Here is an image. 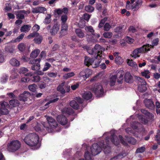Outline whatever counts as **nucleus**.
Wrapping results in <instances>:
<instances>
[{
	"mask_svg": "<svg viewBox=\"0 0 160 160\" xmlns=\"http://www.w3.org/2000/svg\"><path fill=\"white\" fill-rule=\"evenodd\" d=\"M110 140L112 143L115 145L117 146L119 144V140L118 137L114 134H112L110 138L107 137L105 141L102 140L98 143H93L91 148L92 154L95 156L99 154L103 149L105 154H108L111 152V147L110 146Z\"/></svg>",
	"mask_w": 160,
	"mask_h": 160,
	"instance_id": "f257e3e1",
	"label": "nucleus"
},
{
	"mask_svg": "<svg viewBox=\"0 0 160 160\" xmlns=\"http://www.w3.org/2000/svg\"><path fill=\"white\" fill-rule=\"evenodd\" d=\"M39 139V137L37 134L32 133L27 135L25 137L24 141L27 145L35 150L38 149L40 147Z\"/></svg>",
	"mask_w": 160,
	"mask_h": 160,
	"instance_id": "f03ea898",
	"label": "nucleus"
},
{
	"mask_svg": "<svg viewBox=\"0 0 160 160\" xmlns=\"http://www.w3.org/2000/svg\"><path fill=\"white\" fill-rule=\"evenodd\" d=\"M104 50V48L98 44H96L92 49L91 54L94 55L95 58L94 60L96 62H97V63H95L96 67H98L100 64L101 62V58L102 57V52Z\"/></svg>",
	"mask_w": 160,
	"mask_h": 160,
	"instance_id": "7ed1b4c3",
	"label": "nucleus"
},
{
	"mask_svg": "<svg viewBox=\"0 0 160 160\" xmlns=\"http://www.w3.org/2000/svg\"><path fill=\"white\" fill-rule=\"evenodd\" d=\"M21 146V143L18 140H12L8 143L7 149L9 152H14L20 148Z\"/></svg>",
	"mask_w": 160,
	"mask_h": 160,
	"instance_id": "20e7f679",
	"label": "nucleus"
},
{
	"mask_svg": "<svg viewBox=\"0 0 160 160\" xmlns=\"http://www.w3.org/2000/svg\"><path fill=\"white\" fill-rule=\"evenodd\" d=\"M92 90L97 97L100 98L103 96L104 89L101 85L96 84L92 88Z\"/></svg>",
	"mask_w": 160,
	"mask_h": 160,
	"instance_id": "39448f33",
	"label": "nucleus"
},
{
	"mask_svg": "<svg viewBox=\"0 0 160 160\" xmlns=\"http://www.w3.org/2000/svg\"><path fill=\"white\" fill-rule=\"evenodd\" d=\"M136 79L141 82V84L139 85L138 86L139 91L142 92H145L147 90L146 82L143 78L139 77H137Z\"/></svg>",
	"mask_w": 160,
	"mask_h": 160,
	"instance_id": "423d86ee",
	"label": "nucleus"
},
{
	"mask_svg": "<svg viewBox=\"0 0 160 160\" xmlns=\"http://www.w3.org/2000/svg\"><path fill=\"white\" fill-rule=\"evenodd\" d=\"M47 124V123L44 122L41 125L38 124L35 127V129L37 132H42L45 130L44 128L48 132H52V129L49 128Z\"/></svg>",
	"mask_w": 160,
	"mask_h": 160,
	"instance_id": "0eeeda50",
	"label": "nucleus"
},
{
	"mask_svg": "<svg viewBox=\"0 0 160 160\" xmlns=\"http://www.w3.org/2000/svg\"><path fill=\"white\" fill-rule=\"evenodd\" d=\"M57 90L62 94L66 92H68L70 90V86L67 84H65V82H62L57 87Z\"/></svg>",
	"mask_w": 160,
	"mask_h": 160,
	"instance_id": "6e6552de",
	"label": "nucleus"
},
{
	"mask_svg": "<svg viewBox=\"0 0 160 160\" xmlns=\"http://www.w3.org/2000/svg\"><path fill=\"white\" fill-rule=\"evenodd\" d=\"M47 120L48 121V124L49 125L48 127L50 129L52 130V132L53 129V128H56L58 126V123L53 118L51 117L48 116Z\"/></svg>",
	"mask_w": 160,
	"mask_h": 160,
	"instance_id": "1a4fd4ad",
	"label": "nucleus"
},
{
	"mask_svg": "<svg viewBox=\"0 0 160 160\" xmlns=\"http://www.w3.org/2000/svg\"><path fill=\"white\" fill-rule=\"evenodd\" d=\"M92 74V71L88 68H87L81 71L79 73V75L80 77H83L84 80H86L91 76Z\"/></svg>",
	"mask_w": 160,
	"mask_h": 160,
	"instance_id": "9d476101",
	"label": "nucleus"
},
{
	"mask_svg": "<svg viewBox=\"0 0 160 160\" xmlns=\"http://www.w3.org/2000/svg\"><path fill=\"white\" fill-rule=\"evenodd\" d=\"M85 29L86 32L91 33L92 35L87 34L86 37L87 38V41L88 42H92V35H95V34L94 33V30L91 26L86 27H85Z\"/></svg>",
	"mask_w": 160,
	"mask_h": 160,
	"instance_id": "9b49d317",
	"label": "nucleus"
},
{
	"mask_svg": "<svg viewBox=\"0 0 160 160\" xmlns=\"http://www.w3.org/2000/svg\"><path fill=\"white\" fill-rule=\"evenodd\" d=\"M124 74L123 70L119 71L115 75L116 78L117 79V82L119 84H122L123 80V75Z\"/></svg>",
	"mask_w": 160,
	"mask_h": 160,
	"instance_id": "f8f14e48",
	"label": "nucleus"
},
{
	"mask_svg": "<svg viewBox=\"0 0 160 160\" xmlns=\"http://www.w3.org/2000/svg\"><path fill=\"white\" fill-rule=\"evenodd\" d=\"M30 96V94L29 92L25 91L19 95L18 99L20 101L25 102L27 101L28 98Z\"/></svg>",
	"mask_w": 160,
	"mask_h": 160,
	"instance_id": "ddd939ff",
	"label": "nucleus"
},
{
	"mask_svg": "<svg viewBox=\"0 0 160 160\" xmlns=\"http://www.w3.org/2000/svg\"><path fill=\"white\" fill-rule=\"evenodd\" d=\"M144 103L145 106L148 109L153 110L154 109L155 106L152 101L150 99H146L144 100Z\"/></svg>",
	"mask_w": 160,
	"mask_h": 160,
	"instance_id": "4468645a",
	"label": "nucleus"
},
{
	"mask_svg": "<svg viewBox=\"0 0 160 160\" xmlns=\"http://www.w3.org/2000/svg\"><path fill=\"white\" fill-rule=\"evenodd\" d=\"M59 29V25L58 23H55L50 29V33L52 35H55L57 33Z\"/></svg>",
	"mask_w": 160,
	"mask_h": 160,
	"instance_id": "2eb2a0df",
	"label": "nucleus"
},
{
	"mask_svg": "<svg viewBox=\"0 0 160 160\" xmlns=\"http://www.w3.org/2000/svg\"><path fill=\"white\" fill-rule=\"evenodd\" d=\"M7 104V103L5 102L1 103V108H0V111L1 115H7L8 113V110L6 107V106Z\"/></svg>",
	"mask_w": 160,
	"mask_h": 160,
	"instance_id": "dca6fc26",
	"label": "nucleus"
},
{
	"mask_svg": "<svg viewBox=\"0 0 160 160\" xmlns=\"http://www.w3.org/2000/svg\"><path fill=\"white\" fill-rule=\"evenodd\" d=\"M149 44L143 45L142 47L137 48L139 51V53H144L150 51Z\"/></svg>",
	"mask_w": 160,
	"mask_h": 160,
	"instance_id": "f3484780",
	"label": "nucleus"
},
{
	"mask_svg": "<svg viewBox=\"0 0 160 160\" xmlns=\"http://www.w3.org/2000/svg\"><path fill=\"white\" fill-rule=\"evenodd\" d=\"M57 120L59 123L63 125H66L68 122L66 117L63 115L58 116Z\"/></svg>",
	"mask_w": 160,
	"mask_h": 160,
	"instance_id": "a211bd4d",
	"label": "nucleus"
},
{
	"mask_svg": "<svg viewBox=\"0 0 160 160\" xmlns=\"http://www.w3.org/2000/svg\"><path fill=\"white\" fill-rule=\"evenodd\" d=\"M124 80L127 83H132L133 82V78L129 72H126L125 73L124 75Z\"/></svg>",
	"mask_w": 160,
	"mask_h": 160,
	"instance_id": "6ab92c4d",
	"label": "nucleus"
},
{
	"mask_svg": "<svg viewBox=\"0 0 160 160\" xmlns=\"http://www.w3.org/2000/svg\"><path fill=\"white\" fill-rule=\"evenodd\" d=\"M59 100L58 98H54L50 100L49 101H48L43 106L42 108V110H45L47 108H48L49 106V105L53 102H57Z\"/></svg>",
	"mask_w": 160,
	"mask_h": 160,
	"instance_id": "aec40b11",
	"label": "nucleus"
},
{
	"mask_svg": "<svg viewBox=\"0 0 160 160\" xmlns=\"http://www.w3.org/2000/svg\"><path fill=\"white\" fill-rule=\"evenodd\" d=\"M63 113L69 115H72L74 114L73 110L70 108H64L62 110Z\"/></svg>",
	"mask_w": 160,
	"mask_h": 160,
	"instance_id": "412c9836",
	"label": "nucleus"
},
{
	"mask_svg": "<svg viewBox=\"0 0 160 160\" xmlns=\"http://www.w3.org/2000/svg\"><path fill=\"white\" fill-rule=\"evenodd\" d=\"M31 26L30 25L25 24L23 25L20 28L21 32H28L30 30Z\"/></svg>",
	"mask_w": 160,
	"mask_h": 160,
	"instance_id": "4be33fe9",
	"label": "nucleus"
},
{
	"mask_svg": "<svg viewBox=\"0 0 160 160\" xmlns=\"http://www.w3.org/2000/svg\"><path fill=\"white\" fill-rule=\"evenodd\" d=\"M94 62L92 58H91L86 56L85 57L84 64L87 66H89Z\"/></svg>",
	"mask_w": 160,
	"mask_h": 160,
	"instance_id": "5701e85b",
	"label": "nucleus"
},
{
	"mask_svg": "<svg viewBox=\"0 0 160 160\" xmlns=\"http://www.w3.org/2000/svg\"><path fill=\"white\" fill-rule=\"evenodd\" d=\"M9 62L10 64L13 66H18L20 64L19 61L14 58L11 59Z\"/></svg>",
	"mask_w": 160,
	"mask_h": 160,
	"instance_id": "b1692460",
	"label": "nucleus"
},
{
	"mask_svg": "<svg viewBox=\"0 0 160 160\" xmlns=\"http://www.w3.org/2000/svg\"><path fill=\"white\" fill-rule=\"evenodd\" d=\"M43 39L42 36L40 35L39 33V35H37L36 37L34 38L33 41L36 44H39L41 43Z\"/></svg>",
	"mask_w": 160,
	"mask_h": 160,
	"instance_id": "393cba45",
	"label": "nucleus"
},
{
	"mask_svg": "<svg viewBox=\"0 0 160 160\" xmlns=\"http://www.w3.org/2000/svg\"><path fill=\"white\" fill-rule=\"evenodd\" d=\"M92 97V94L90 91L85 92L82 95L83 98L87 100L91 99Z\"/></svg>",
	"mask_w": 160,
	"mask_h": 160,
	"instance_id": "a878e982",
	"label": "nucleus"
},
{
	"mask_svg": "<svg viewBox=\"0 0 160 160\" xmlns=\"http://www.w3.org/2000/svg\"><path fill=\"white\" fill-rule=\"evenodd\" d=\"M24 10H19L16 12L17 18L18 19H23L24 18V16L22 13L24 12Z\"/></svg>",
	"mask_w": 160,
	"mask_h": 160,
	"instance_id": "bb28decb",
	"label": "nucleus"
},
{
	"mask_svg": "<svg viewBox=\"0 0 160 160\" xmlns=\"http://www.w3.org/2000/svg\"><path fill=\"white\" fill-rule=\"evenodd\" d=\"M70 106L75 109H78L79 108V105L75 100L71 101L69 103Z\"/></svg>",
	"mask_w": 160,
	"mask_h": 160,
	"instance_id": "cd10ccee",
	"label": "nucleus"
},
{
	"mask_svg": "<svg viewBox=\"0 0 160 160\" xmlns=\"http://www.w3.org/2000/svg\"><path fill=\"white\" fill-rule=\"evenodd\" d=\"M142 1L138 0L133 4L132 8H139L142 5Z\"/></svg>",
	"mask_w": 160,
	"mask_h": 160,
	"instance_id": "c85d7f7f",
	"label": "nucleus"
},
{
	"mask_svg": "<svg viewBox=\"0 0 160 160\" xmlns=\"http://www.w3.org/2000/svg\"><path fill=\"white\" fill-rule=\"evenodd\" d=\"M9 103L13 107L18 106L19 105V101L17 100L12 99L10 100Z\"/></svg>",
	"mask_w": 160,
	"mask_h": 160,
	"instance_id": "c756f323",
	"label": "nucleus"
},
{
	"mask_svg": "<svg viewBox=\"0 0 160 160\" xmlns=\"http://www.w3.org/2000/svg\"><path fill=\"white\" fill-rule=\"evenodd\" d=\"M40 53L38 49L35 50L33 51L30 54V57L32 58H34L37 57Z\"/></svg>",
	"mask_w": 160,
	"mask_h": 160,
	"instance_id": "7c9ffc66",
	"label": "nucleus"
},
{
	"mask_svg": "<svg viewBox=\"0 0 160 160\" xmlns=\"http://www.w3.org/2000/svg\"><path fill=\"white\" fill-rule=\"evenodd\" d=\"M75 32L78 36L80 38H82L84 37V34L80 29H76Z\"/></svg>",
	"mask_w": 160,
	"mask_h": 160,
	"instance_id": "2f4dec72",
	"label": "nucleus"
},
{
	"mask_svg": "<svg viewBox=\"0 0 160 160\" xmlns=\"http://www.w3.org/2000/svg\"><path fill=\"white\" fill-rule=\"evenodd\" d=\"M116 81L115 75H112L110 79L109 85L111 86H114L115 85Z\"/></svg>",
	"mask_w": 160,
	"mask_h": 160,
	"instance_id": "473e14b6",
	"label": "nucleus"
},
{
	"mask_svg": "<svg viewBox=\"0 0 160 160\" xmlns=\"http://www.w3.org/2000/svg\"><path fill=\"white\" fill-rule=\"evenodd\" d=\"M51 16L50 14H48V16L46 17L44 20L43 23L46 24H48L50 23L51 21Z\"/></svg>",
	"mask_w": 160,
	"mask_h": 160,
	"instance_id": "72a5a7b5",
	"label": "nucleus"
},
{
	"mask_svg": "<svg viewBox=\"0 0 160 160\" xmlns=\"http://www.w3.org/2000/svg\"><path fill=\"white\" fill-rule=\"evenodd\" d=\"M139 119L141 122L144 124H147L148 122V120L144 116H140Z\"/></svg>",
	"mask_w": 160,
	"mask_h": 160,
	"instance_id": "f704fd0d",
	"label": "nucleus"
},
{
	"mask_svg": "<svg viewBox=\"0 0 160 160\" xmlns=\"http://www.w3.org/2000/svg\"><path fill=\"white\" fill-rule=\"evenodd\" d=\"M25 36L24 33H22L20 35L18 36L15 39L13 40L14 42H20L22 39Z\"/></svg>",
	"mask_w": 160,
	"mask_h": 160,
	"instance_id": "c9c22d12",
	"label": "nucleus"
},
{
	"mask_svg": "<svg viewBox=\"0 0 160 160\" xmlns=\"http://www.w3.org/2000/svg\"><path fill=\"white\" fill-rule=\"evenodd\" d=\"M75 74L73 72L68 73L64 75L63 78L64 79H67L74 76Z\"/></svg>",
	"mask_w": 160,
	"mask_h": 160,
	"instance_id": "e433bc0d",
	"label": "nucleus"
},
{
	"mask_svg": "<svg viewBox=\"0 0 160 160\" xmlns=\"http://www.w3.org/2000/svg\"><path fill=\"white\" fill-rule=\"evenodd\" d=\"M155 140L157 143L160 144V129L158 130L156 135L155 136Z\"/></svg>",
	"mask_w": 160,
	"mask_h": 160,
	"instance_id": "4c0bfd02",
	"label": "nucleus"
},
{
	"mask_svg": "<svg viewBox=\"0 0 160 160\" xmlns=\"http://www.w3.org/2000/svg\"><path fill=\"white\" fill-rule=\"evenodd\" d=\"M85 9L87 12H92L93 11L94 8L92 6L88 5L85 7Z\"/></svg>",
	"mask_w": 160,
	"mask_h": 160,
	"instance_id": "58836bf2",
	"label": "nucleus"
},
{
	"mask_svg": "<svg viewBox=\"0 0 160 160\" xmlns=\"http://www.w3.org/2000/svg\"><path fill=\"white\" fill-rule=\"evenodd\" d=\"M68 19V17L67 15L63 14L61 16L60 20L61 23H67L66 22Z\"/></svg>",
	"mask_w": 160,
	"mask_h": 160,
	"instance_id": "ea45409f",
	"label": "nucleus"
},
{
	"mask_svg": "<svg viewBox=\"0 0 160 160\" xmlns=\"http://www.w3.org/2000/svg\"><path fill=\"white\" fill-rule=\"evenodd\" d=\"M31 69L34 71H38L40 69V64L39 63H38L32 65L31 66Z\"/></svg>",
	"mask_w": 160,
	"mask_h": 160,
	"instance_id": "a19ab883",
	"label": "nucleus"
},
{
	"mask_svg": "<svg viewBox=\"0 0 160 160\" xmlns=\"http://www.w3.org/2000/svg\"><path fill=\"white\" fill-rule=\"evenodd\" d=\"M159 41V39L158 38H156L154 39L152 42V44L149 45L150 47H151V48H153L154 46L158 45Z\"/></svg>",
	"mask_w": 160,
	"mask_h": 160,
	"instance_id": "79ce46f5",
	"label": "nucleus"
},
{
	"mask_svg": "<svg viewBox=\"0 0 160 160\" xmlns=\"http://www.w3.org/2000/svg\"><path fill=\"white\" fill-rule=\"evenodd\" d=\"M37 88V86L35 84L30 85L28 86L29 89L32 92L35 91H36Z\"/></svg>",
	"mask_w": 160,
	"mask_h": 160,
	"instance_id": "37998d69",
	"label": "nucleus"
},
{
	"mask_svg": "<svg viewBox=\"0 0 160 160\" xmlns=\"http://www.w3.org/2000/svg\"><path fill=\"white\" fill-rule=\"evenodd\" d=\"M40 58H38L35 59L31 60L29 61V63L32 64H35L37 63H39L41 61Z\"/></svg>",
	"mask_w": 160,
	"mask_h": 160,
	"instance_id": "c03bdc74",
	"label": "nucleus"
},
{
	"mask_svg": "<svg viewBox=\"0 0 160 160\" xmlns=\"http://www.w3.org/2000/svg\"><path fill=\"white\" fill-rule=\"evenodd\" d=\"M18 48L21 52H23L25 50L26 45L24 43H21L18 45Z\"/></svg>",
	"mask_w": 160,
	"mask_h": 160,
	"instance_id": "a18cd8bd",
	"label": "nucleus"
},
{
	"mask_svg": "<svg viewBox=\"0 0 160 160\" xmlns=\"http://www.w3.org/2000/svg\"><path fill=\"white\" fill-rule=\"evenodd\" d=\"M103 37L106 38H111L112 35V33L111 32H104L103 34Z\"/></svg>",
	"mask_w": 160,
	"mask_h": 160,
	"instance_id": "49530a36",
	"label": "nucleus"
},
{
	"mask_svg": "<svg viewBox=\"0 0 160 160\" xmlns=\"http://www.w3.org/2000/svg\"><path fill=\"white\" fill-rule=\"evenodd\" d=\"M139 53V51L137 49V48L134 50L132 53V56L134 58H136L140 57V55L138 54Z\"/></svg>",
	"mask_w": 160,
	"mask_h": 160,
	"instance_id": "de8ad7c7",
	"label": "nucleus"
},
{
	"mask_svg": "<svg viewBox=\"0 0 160 160\" xmlns=\"http://www.w3.org/2000/svg\"><path fill=\"white\" fill-rule=\"evenodd\" d=\"M84 157L86 160H93L89 152L88 151H86L85 153Z\"/></svg>",
	"mask_w": 160,
	"mask_h": 160,
	"instance_id": "09e8293b",
	"label": "nucleus"
},
{
	"mask_svg": "<svg viewBox=\"0 0 160 160\" xmlns=\"http://www.w3.org/2000/svg\"><path fill=\"white\" fill-rule=\"evenodd\" d=\"M146 150L145 146H142L140 148H138L136 151V153H142L143 152Z\"/></svg>",
	"mask_w": 160,
	"mask_h": 160,
	"instance_id": "8fccbe9b",
	"label": "nucleus"
},
{
	"mask_svg": "<svg viewBox=\"0 0 160 160\" xmlns=\"http://www.w3.org/2000/svg\"><path fill=\"white\" fill-rule=\"evenodd\" d=\"M111 26L108 22L105 23L103 26V30L105 31H108L111 28Z\"/></svg>",
	"mask_w": 160,
	"mask_h": 160,
	"instance_id": "3c124183",
	"label": "nucleus"
},
{
	"mask_svg": "<svg viewBox=\"0 0 160 160\" xmlns=\"http://www.w3.org/2000/svg\"><path fill=\"white\" fill-rule=\"evenodd\" d=\"M31 79L33 82H38L40 81L41 78L39 76L36 75L31 77Z\"/></svg>",
	"mask_w": 160,
	"mask_h": 160,
	"instance_id": "603ef678",
	"label": "nucleus"
},
{
	"mask_svg": "<svg viewBox=\"0 0 160 160\" xmlns=\"http://www.w3.org/2000/svg\"><path fill=\"white\" fill-rule=\"evenodd\" d=\"M28 71V69L25 67L21 68L19 71V73L21 74H25Z\"/></svg>",
	"mask_w": 160,
	"mask_h": 160,
	"instance_id": "864d4df0",
	"label": "nucleus"
},
{
	"mask_svg": "<svg viewBox=\"0 0 160 160\" xmlns=\"http://www.w3.org/2000/svg\"><path fill=\"white\" fill-rule=\"evenodd\" d=\"M39 35V33L36 32H33L31 33L28 36H27V38L30 39L33 37H36L37 35Z\"/></svg>",
	"mask_w": 160,
	"mask_h": 160,
	"instance_id": "5fc2aeb1",
	"label": "nucleus"
},
{
	"mask_svg": "<svg viewBox=\"0 0 160 160\" xmlns=\"http://www.w3.org/2000/svg\"><path fill=\"white\" fill-rule=\"evenodd\" d=\"M127 63L129 66L132 67H134L137 65L136 63L133 62L132 60L127 59Z\"/></svg>",
	"mask_w": 160,
	"mask_h": 160,
	"instance_id": "6e6d98bb",
	"label": "nucleus"
},
{
	"mask_svg": "<svg viewBox=\"0 0 160 160\" xmlns=\"http://www.w3.org/2000/svg\"><path fill=\"white\" fill-rule=\"evenodd\" d=\"M51 67V65L48 62H46L44 64V67L42 69L43 71H45L48 70Z\"/></svg>",
	"mask_w": 160,
	"mask_h": 160,
	"instance_id": "4d7b16f0",
	"label": "nucleus"
},
{
	"mask_svg": "<svg viewBox=\"0 0 160 160\" xmlns=\"http://www.w3.org/2000/svg\"><path fill=\"white\" fill-rule=\"evenodd\" d=\"M68 30L61 28V30L60 32L59 37H62L63 36L65 35L68 33Z\"/></svg>",
	"mask_w": 160,
	"mask_h": 160,
	"instance_id": "13d9d810",
	"label": "nucleus"
},
{
	"mask_svg": "<svg viewBox=\"0 0 160 160\" xmlns=\"http://www.w3.org/2000/svg\"><path fill=\"white\" fill-rule=\"evenodd\" d=\"M54 14L55 15L57 14L58 15H59L62 13V9L60 8L56 9L54 10Z\"/></svg>",
	"mask_w": 160,
	"mask_h": 160,
	"instance_id": "bf43d9fd",
	"label": "nucleus"
},
{
	"mask_svg": "<svg viewBox=\"0 0 160 160\" xmlns=\"http://www.w3.org/2000/svg\"><path fill=\"white\" fill-rule=\"evenodd\" d=\"M38 86L41 89H43L46 87V83L43 82H40L38 84Z\"/></svg>",
	"mask_w": 160,
	"mask_h": 160,
	"instance_id": "052dcab7",
	"label": "nucleus"
},
{
	"mask_svg": "<svg viewBox=\"0 0 160 160\" xmlns=\"http://www.w3.org/2000/svg\"><path fill=\"white\" fill-rule=\"evenodd\" d=\"M123 157V154L120 153L116 156H115L112 158V159L117 160L120 158H122Z\"/></svg>",
	"mask_w": 160,
	"mask_h": 160,
	"instance_id": "680f3d73",
	"label": "nucleus"
},
{
	"mask_svg": "<svg viewBox=\"0 0 160 160\" xmlns=\"http://www.w3.org/2000/svg\"><path fill=\"white\" fill-rule=\"evenodd\" d=\"M58 74V73L57 72H48L47 74V75L50 77L55 78L57 77Z\"/></svg>",
	"mask_w": 160,
	"mask_h": 160,
	"instance_id": "e2e57ef3",
	"label": "nucleus"
},
{
	"mask_svg": "<svg viewBox=\"0 0 160 160\" xmlns=\"http://www.w3.org/2000/svg\"><path fill=\"white\" fill-rule=\"evenodd\" d=\"M128 142L129 143L134 145L135 144L136 140L133 138L131 137L129 138Z\"/></svg>",
	"mask_w": 160,
	"mask_h": 160,
	"instance_id": "0e129e2a",
	"label": "nucleus"
},
{
	"mask_svg": "<svg viewBox=\"0 0 160 160\" xmlns=\"http://www.w3.org/2000/svg\"><path fill=\"white\" fill-rule=\"evenodd\" d=\"M115 61L116 63L119 64L122 62L121 58L119 56H117L116 57Z\"/></svg>",
	"mask_w": 160,
	"mask_h": 160,
	"instance_id": "69168bd1",
	"label": "nucleus"
},
{
	"mask_svg": "<svg viewBox=\"0 0 160 160\" xmlns=\"http://www.w3.org/2000/svg\"><path fill=\"white\" fill-rule=\"evenodd\" d=\"M61 29L68 30V24L67 23H61Z\"/></svg>",
	"mask_w": 160,
	"mask_h": 160,
	"instance_id": "338daca9",
	"label": "nucleus"
},
{
	"mask_svg": "<svg viewBox=\"0 0 160 160\" xmlns=\"http://www.w3.org/2000/svg\"><path fill=\"white\" fill-rule=\"evenodd\" d=\"M40 29L39 26L37 24H35L34 26L33 27L32 30L34 31V32H36L38 31Z\"/></svg>",
	"mask_w": 160,
	"mask_h": 160,
	"instance_id": "774afa93",
	"label": "nucleus"
}]
</instances>
